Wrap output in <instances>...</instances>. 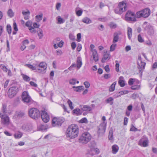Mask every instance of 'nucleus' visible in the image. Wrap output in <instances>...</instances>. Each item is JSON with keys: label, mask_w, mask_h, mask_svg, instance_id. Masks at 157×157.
Returning a JSON list of instances; mask_svg holds the SVG:
<instances>
[{"label": "nucleus", "mask_w": 157, "mask_h": 157, "mask_svg": "<svg viewBox=\"0 0 157 157\" xmlns=\"http://www.w3.org/2000/svg\"><path fill=\"white\" fill-rule=\"evenodd\" d=\"M21 97L22 101L25 103H29L32 101V99L27 91L23 92Z\"/></svg>", "instance_id": "nucleus-11"}, {"label": "nucleus", "mask_w": 157, "mask_h": 157, "mask_svg": "<svg viewBox=\"0 0 157 157\" xmlns=\"http://www.w3.org/2000/svg\"><path fill=\"white\" fill-rule=\"evenodd\" d=\"M126 4L124 2H120L117 7L114 9V12L116 13L121 14L126 11Z\"/></svg>", "instance_id": "nucleus-4"}, {"label": "nucleus", "mask_w": 157, "mask_h": 157, "mask_svg": "<svg viewBox=\"0 0 157 157\" xmlns=\"http://www.w3.org/2000/svg\"><path fill=\"white\" fill-rule=\"evenodd\" d=\"M76 63V67L78 69L81 67L82 65V60L80 57H78L77 58Z\"/></svg>", "instance_id": "nucleus-20"}, {"label": "nucleus", "mask_w": 157, "mask_h": 157, "mask_svg": "<svg viewBox=\"0 0 157 157\" xmlns=\"http://www.w3.org/2000/svg\"><path fill=\"white\" fill-rule=\"evenodd\" d=\"M106 126V124L103 122L97 127V134L98 136H101L104 135L105 131Z\"/></svg>", "instance_id": "nucleus-8"}, {"label": "nucleus", "mask_w": 157, "mask_h": 157, "mask_svg": "<svg viewBox=\"0 0 157 157\" xmlns=\"http://www.w3.org/2000/svg\"><path fill=\"white\" fill-rule=\"evenodd\" d=\"M18 87L17 86L11 87L8 91V95L10 98L13 97L18 91Z\"/></svg>", "instance_id": "nucleus-7"}, {"label": "nucleus", "mask_w": 157, "mask_h": 157, "mask_svg": "<svg viewBox=\"0 0 157 157\" xmlns=\"http://www.w3.org/2000/svg\"><path fill=\"white\" fill-rule=\"evenodd\" d=\"M58 21L59 23L60 24H62L64 22L65 20L63 19L60 16L58 17Z\"/></svg>", "instance_id": "nucleus-43"}, {"label": "nucleus", "mask_w": 157, "mask_h": 157, "mask_svg": "<svg viewBox=\"0 0 157 157\" xmlns=\"http://www.w3.org/2000/svg\"><path fill=\"white\" fill-rule=\"evenodd\" d=\"M128 121V118L127 117H125L124 118V125H127V123Z\"/></svg>", "instance_id": "nucleus-64"}, {"label": "nucleus", "mask_w": 157, "mask_h": 157, "mask_svg": "<svg viewBox=\"0 0 157 157\" xmlns=\"http://www.w3.org/2000/svg\"><path fill=\"white\" fill-rule=\"evenodd\" d=\"M119 40V34L117 33H115L113 34V42L115 43L117 42Z\"/></svg>", "instance_id": "nucleus-22"}, {"label": "nucleus", "mask_w": 157, "mask_h": 157, "mask_svg": "<svg viewBox=\"0 0 157 157\" xmlns=\"http://www.w3.org/2000/svg\"><path fill=\"white\" fill-rule=\"evenodd\" d=\"M110 55L108 53H106L104 55L103 58L101 60V62L103 63H105L106 60L109 59V57Z\"/></svg>", "instance_id": "nucleus-24"}, {"label": "nucleus", "mask_w": 157, "mask_h": 157, "mask_svg": "<svg viewBox=\"0 0 157 157\" xmlns=\"http://www.w3.org/2000/svg\"><path fill=\"white\" fill-rule=\"evenodd\" d=\"M113 139V133L112 131H109V139L112 140Z\"/></svg>", "instance_id": "nucleus-48"}, {"label": "nucleus", "mask_w": 157, "mask_h": 157, "mask_svg": "<svg viewBox=\"0 0 157 157\" xmlns=\"http://www.w3.org/2000/svg\"><path fill=\"white\" fill-rule=\"evenodd\" d=\"M118 62L117 60H116L115 61V62L116 63V65H115L116 70V71L117 72H118L119 71V67L120 65Z\"/></svg>", "instance_id": "nucleus-44"}, {"label": "nucleus", "mask_w": 157, "mask_h": 157, "mask_svg": "<svg viewBox=\"0 0 157 157\" xmlns=\"http://www.w3.org/2000/svg\"><path fill=\"white\" fill-rule=\"evenodd\" d=\"M73 88H75L74 90L76 92H81L83 90L84 88L82 86H73Z\"/></svg>", "instance_id": "nucleus-21"}, {"label": "nucleus", "mask_w": 157, "mask_h": 157, "mask_svg": "<svg viewBox=\"0 0 157 157\" xmlns=\"http://www.w3.org/2000/svg\"><path fill=\"white\" fill-rule=\"evenodd\" d=\"M29 116L32 118L36 119L40 117V113L37 109L35 108H31L29 111Z\"/></svg>", "instance_id": "nucleus-6"}, {"label": "nucleus", "mask_w": 157, "mask_h": 157, "mask_svg": "<svg viewBox=\"0 0 157 157\" xmlns=\"http://www.w3.org/2000/svg\"><path fill=\"white\" fill-rule=\"evenodd\" d=\"M6 105L5 104H3L2 111L0 112V117L2 124L4 125H8L10 123V118L6 114Z\"/></svg>", "instance_id": "nucleus-2"}, {"label": "nucleus", "mask_w": 157, "mask_h": 157, "mask_svg": "<svg viewBox=\"0 0 157 157\" xmlns=\"http://www.w3.org/2000/svg\"><path fill=\"white\" fill-rule=\"evenodd\" d=\"M111 75L109 74H105L104 75V78L106 79H108L109 78H111Z\"/></svg>", "instance_id": "nucleus-63"}, {"label": "nucleus", "mask_w": 157, "mask_h": 157, "mask_svg": "<svg viewBox=\"0 0 157 157\" xmlns=\"http://www.w3.org/2000/svg\"><path fill=\"white\" fill-rule=\"evenodd\" d=\"M112 153L114 154H116L119 150L118 147L116 145H114L112 147Z\"/></svg>", "instance_id": "nucleus-23"}, {"label": "nucleus", "mask_w": 157, "mask_h": 157, "mask_svg": "<svg viewBox=\"0 0 157 157\" xmlns=\"http://www.w3.org/2000/svg\"><path fill=\"white\" fill-rule=\"evenodd\" d=\"M136 82L137 85H134L131 86V89L132 90H138L140 89L141 86L140 82L139 80H137Z\"/></svg>", "instance_id": "nucleus-17"}, {"label": "nucleus", "mask_w": 157, "mask_h": 157, "mask_svg": "<svg viewBox=\"0 0 157 157\" xmlns=\"http://www.w3.org/2000/svg\"><path fill=\"white\" fill-rule=\"evenodd\" d=\"M117 46V44L115 43L113 44L110 48V51L113 52L114 51Z\"/></svg>", "instance_id": "nucleus-40"}, {"label": "nucleus", "mask_w": 157, "mask_h": 157, "mask_svg": "<svg viewBox=\"0 0 157 157\" xmlns=\"http://www.w3.org/2000/svg\"><path fill=\"white\" fill-rule=\"evenodd\" d=\"M117 84L116 82H114L110 86L109 90L110 92H113L115 90V86Z\"/></svg>", "instance_id": "nucleus-28"}, {"label": "nucleus", "mask_w": 157, "mask_h": 157, "mask_svg": "<svg viewBox=\"0 0 157 157\" xmlns=\"http://www.w3.org/2000/svg\"><path fill=\"white\" fill-rule=\"evenodd\" d=\"M109 26L112 29H114L116 28L117 25L113 22H111L109 24Z\"/></svg>", "instance_id": "nucleus-41"}, {"label": "nucleus", "mask_w": 157, "mask_h": 157, "mask_svg": "<svg viewBox=\"0 0 157 157\" xmlns=\"http://www.w3.org/2000/svg\"><path fill=\"white\" fill-rule=\"evenodd\" d=\"M91 139V136L89 133L86 132L83 133L80 137L79 140L81 143L86 144Z\"/></svg>", "instance_id": "nucleus-3"}, {"label": "nucleus", "mask_w": 157, "mask_h": 157, "mask_svg": "<svg viewBox=\"0 0 157 157\" xmlns=\"http://www.w3.org/2000/svg\"><path fill=\"white\" fill-rule=\"evenodd\" d=\"M23 15L24 16V18L25 20L28 19L29 17L30 12L28 10H27V11H23L22 12Z\"/></svg>", "instance_id": "nucleus-18"}, {"label": "nucleus", "mask_w": 157, "mask_h": 157, "mask_svg": "<svg viewBox=\"0 0 157 157\" xmlns=\"http://www.w3.org/2000/svg\"><path fill=\"white\" fill-rule=\"evenodd\" d=\"M130 131L136 132L138 131V129L137 128L133 126L132 128H131L130 129Z\"/></svg>", "instance_id": "nucleus-61"}, {"label": "nucleus", "mask_w": 157, "mask_h": 157, "mask_svg": "<svg viewBox=\"0 0 157 157\" xmlns=\"http://www.w3.org/2000/svg\"><path fill=\"white\" fill-rule=\"evenodd\" d=\"M13 29L14 31H18V29L17 27L16 23L14 22L13 24Z\"/></svg>", "instance_id": "nucleus-62"}, {"label": "nucleus", "mask_w": 157, "mask_h": 157, "mask_svg": "<svg viewBox=\"0 0 157 157\" xmlns=\"http://www.w3.org/2000/svg\"><path fill=\"white\" fill-rule=\"evenodd\" d=\"M138 41L140 43H142L144 41V39L142 38L141 35L139 34L138 36Z\"/></svg>", "instance_id": "nucleus-47"}, {"label": "nucleus", "mask_w": 157, "mask_h": 157, "mask_svg": "<svg viewBox=\"0 0 157 157\" xmlns=\"http://www.w3.org/2000/svg\"><path fill=\"white\" fill-rule=\"evenodd\" d=\"M106 102L107 103H109L110 105H112L113 103V99L112 97H110L106 100Z\"/></svg>", "instance_id": "nucleus-29"}, {"label": "nucleus", "mask_w": 157, "mask_h": 157, "mask_svg": "<svg viewBox=\"0 0 157 157\" xmlns=\"http://www.w3.org/2000/svg\"><path fill=\"white\" fill-rule=\"evenodd\" d=\"M23 44L25 46L26 45H28L29 43V41L28 40H25L23 41Z\"/></svg>", "instance_id": "nucleus-58"}, {"label": "nucleus", "mask_w": 157, "mask_h": 157, "mask_svg": "<svg viewBox=\"0 0 157 157\" xmlns=\"http://www.w3.org/2000/svg\"><path fill=\"white\" fill-rule=\"evenodd\" d=\"M7 30L8 33L10 34L11 33V27L10 25H8L7 26Z\"/></svg>", "instance_id": "nucleus-45"}, {"label": "nucleus", "mask_w": 157, "mask_h": 157, "mask_svg": "<svg viewBox=\"0 0 157 157\" xmlns=\"http://www.w3.org/2000/svg\"><path fill=\"white\" fill-rule=\"evenodd\" d=\"M81 109L83 111H90L92 109L91 107L87 105H83L82 107L81 108Z\"/></svg>", "instance_id": "nucleus-25"}, {"label": "nucleus", "mask_w": 157, "mask_h": 157, "mask_svg": "<svg viewBox=\"0 0 157 157\" xmlns=\"http://www.w3.org/2000/svg\"><path fill=\"white\" fill-rule=\"evenodd\" d=\"M135 17H136V14L135 15L134 13L130 10L128 11L125 15V19L128 21H136Z\"/></svg>", "instance_id": "nucleus-9"}, {"label": "nucleus", "mask_w": 157, "mask_h": 157, "mask_svg": "<svg viewBox=\"0 0 157 157\" xmlns=\"http://www.w3.org/2000/svg\"><path fill=\"white\" fill-rule=\"evenodd\" d=\"M22 128L25 131H31L32 129V126L29 124H25L22 126Z\"/></svg>", "instance_id": "nucleus-16"}, {"label": "nucleus", "mask_w": 157, "mask_h": 157, "mask_svg": "<svg viewBox=\"0 0 157 157\" xmlns=\"http://www.w3.org/2000/svg\"><path fill=\"white\" fill-rule=\"evenodd\" d=\"M148 140L146 136H144L138 142V144L143 147H146L148 146Z\"/></svg>", "instance_id": "nucleus-12"}, {"label": "nucleus", "mask_w": 157, "mask_h": 157, "mask_svg": "<svg viewBox=\"0 0 157 157\" xmlns=\"http://www.w3.org/2000/svg\"><path fill=\"white\" fill-rule=\"evenodd\" d=\"M82 10H78L76 12V14L78 16H80L82 14Z\"/></svg>", "instance_id": "nucleus-55"}, {"label": "nucleus", "mask_w": 157, "mask_h": 157, "mask_svg": "<svg viewBox=\"0 0 157 157\" xmlns=\"http://www.w3.org/2000/svg\"><path fill=\"white\" fill-rule=\"evenodd\" d=\"M29 29L30 31L32 33H35L36 32V31L35 29L32 26L30 28H29Z\"/></svg>", "instance_id": "nucleus-53"}, {"label": "nucleus", "mask_w": 157, "mask_h": 157, "mask_svg": "<svg viewBox=\"0 0 157 157\" xmlns=\"http://www.w3.org/2000/svg\"><path fill=\"white\" fill-rule=\"evenodd\" d=\"M43 14H41L39 15H36V21L37 22H40L42 19Z\"/></svg>", "instance_id": "nucleus-39"}, {"label": "nucleus", "mask_w": 157, "mask_h": 157, "mask_svg": "<svg viewBox=\"0 0 157 157\" xmlns=\"http://www.w3.org/2000/svg\"><path fill=\"white\" fill-rule=\"evenodd\" d=\"M79 129L78 126L76 124H72L68 128L66 132V136L71 139L75 138L78 135Z\"/></svg>", "instance_id": "nucleus-1"}, {"label": "nucleus", "mask_w": 157, "mask_h": 157, "mask_svg": "<svg viewBox=\"0 0 157 157\" xmlns=\"http://www.w3.org/2000/svg\"><path fill=\"white\" fill-rule=\"evenodd\" d=\"M21 75L23 80L25 81L29 82L30 80V78L28 76L24 74H21Z\"/></svg>", "instance_id": "nucleus-35"}, {"label": "nucleus", "mask_w": 157, "mask_h": 157, "mask_svg": "<svg viewBox=\"0 0 157 157\" xmlns=\"http://www.w3.org/2000/svg\"><path fill=\"white\" fill-rule=\"evenodd\" d=\"M121 78H123V77L121 76L120 77L118 83L121 86L124 87L125 86L124 82V80L121 79Z\"/></svg>", "instance_id": "nucleus-34"}, {"label": "nucleus", "mask_w": 157, "mask_h": 157, "mask_svg": "<svg viewBox=\"0 0 157 157\" xmlns=\"http://www.w3.org/2000/svg\"><path fill=\"white\" fill-rule=\"evenodd\" d=\"M38 35L39 37V38L40 39H41L42 38L43 36V31L42 30H41V31H40V32L38 33Z\"/></svg>", "instance_id": "nucleus-56"}, {"label": "nucleus", "mask_w": 157, "mask_h": 157, "mask_svg": "<svg viewBox=\"0 0 157 157\" xmlns=\"http://www.w3.org/2000/svg\"><path fill=\"white\" fill-rule=\"evenodd\" d=\"M22 135V133L21 132L15 133L14 134V136L15 138L17 139L21 138Z\"/></svg>", "instance_id": "nucleus-37"}, {"label": "nucleus", "mask_w": 157, "mask_h": 157, "mask_svg": "<svg viewBox=\"0 0 157 157\" xmlns=\"http://www.w3.org/2000/svg\"><path fill=\"white\" fill-rule=\"evenodd\" d=\"M92 52V56L94 60L96 62H97L99 60L98 54L97 51H94Z\"/></svg>", "instance_id": "nucleus-19"}, {"label": "nucleus", "mask_w": 157, "mask_h": 157, "mask_svg": "<svg viewBox=\"0 0 157 157\" xmlns=\"http://www.w3.org/2000/svg\"><path fill=\"white\" fill-rule=\"evenodd\" d=\"M84 84L86 88H89L90 86V84L89 82L87 81L85 82L84 83Z\"/></svg>", "instance_id": "nucleus-50"}, {"label": "nucleus", "mask_w": 157, "mask_h": 157, "mask_svg": "<svg viewBox=\"0 0 157 157\" xmlns=\"http://www.w3.org/2000/svg\"><path fill=\"white\" fill-rule=\"evenodd\" d=\"M64 122V120L61 118L54 117L52 121V124L53 127L61 126Z\"/></svg>", "instance_id": "nucleus-10"}, {"label": "nucleus", "mask_w": 157, "mask_h": 157, "mask_svg": "<svg viewBox=\"0 0 157 157\" xmlns=\"http://www.w3.org/2000/svg\"><path fill=\"white\" fill-rule=\"evenodd\" d=\"M8 15L10 17H12L14 15V13L11 9H9L7 12Z\"/></svg>", "instance_id": "nucleus-36"}, {"label": "nucleus", "mask_w": 157, "mask_h": 157, "mask_svg": "<svg viewBox=\"0 0 157 157\" xmlns=\"http://www.w3.org/2000/svg\"><path fill=\"white\" fill-rule=\"evenodd\" d=\"M29 68L31 69L32 70H36V67H35V66L30 64H26L25 65Z\"/></svg>", "instance_id": "nucleus-38"}, {"label": "nucleus", "mask_w": 157, "mask_h": 157, "mask_svg": "<svg viewBox=\"0 0 157 157\" xmlns=\"http://www.w3.org/2000/svg\"><path fill=\"white\" fill-rule=\"evenodd\" d=\"M128 93V90H124L120 91L116 95V97L117 98L121 96V95L127 94Z\"/></svg>", "instance_id": "nucleus-31"}, {"label": "nucleus", "mask_w": 157, "mask_h": 157, "mask_svg": "<svg viewBox=\"0 0 157 157\" xmlns=\"http://www.w3.org/2000/svg\"><path fill=\"white\" fill-rule=\"evenodd\" d=\"M87 122V120L86 118H82L80 120V122L81 123H86Z\"/></svg>", "instance_id": "nucleus-54"}, {"label": "nucleus", "mask_w": 157, "mask_h": 157, "mask_svg": "<svg viewBox=\"0 0 157 157\" xmlns=\"http://www.w3.org/2000/svg\"><path fill=\"white\" fill-rule=\"evenodd\" d=\"M76 82L77 83H78L79 81H77L76 79L75 78H72L70 79L69 81V83L71 85H75Z\"/></svg>", "instance_id": "nucleus-30"}, {"label": "nucleus", "mask_w": 157, "mask_h": 157, "mask_svg": "<svg viewBox=\"0 0 157 157\" xmlns=\"http://www.w3.org/2000/svg\"><path fill=\"white\" fill-rule=\"evenodd\" d=\"M38 67L39 68H37V70L40 72L43 73L47 68V65L45 62H42L40 63L39 65H37V67Z\"/></svg>", "instance_id": "nucleus-13"}, {"label": "nucleus", "mask_w": 157, "mask_h": 157, "mask_svg": "<svg viewBox=\"0 0 157 157\" xmlns=\"http://www.w3.org/2000/svg\"><path fill=\"white\" fill-rule=\"evenodd\" d=\"M67 102L71 109V110L73 109H74V107L72 106V103L71 101L70 100L68 99L67 101Z\"/></svg>", "instance_id": "nucleus-42"}, {"label": "nucleus", "mask_w": 157, "mask_h": 157, "mask_svg": "<svg viewBox=\"0 0 157 157\" xmlns=\"http://www.w3.org/2000/svg\"><path fill=\"white\" fill-rule=\"evenodd\" d=\"M1 67L2 69L3 70V71L5 72H7L8 71V69L4 65L1 64Z\"/></svg>", "instance_id": "nucleus-49"}, {"label": "nucleus", "mask_w": 157, "mask_h": 157, "mask_svg": "<svg viewBox=\"0 0 157 157\" xmlns=\"http://www.w3.org/2000/svg\"><path fill=\"white\" fill-rule=\"evenodd\" d=\"M81 34L80 33H78L77 35V41L79 42L81 41Z\"/></svg>", "instance_id": "nucleus-59"}, {"label": "nucleus", "mask_w": 157, "mask_h": 157, "mask_svg": "<svg viewBox=\"0 0 157 157\" xmlns=\"http://www.w3.org/2000/svg\"><path fill=\"white\" fill-rule=\"evenodd\" d=\"M144 28V30L147 31L148 34L150 35H153L154 34V31L153 26L151 25L148 24Z\"/></svg>", "instance_id": "nucleus-15"}, {"label": "nucleus", "mask_w": 157, "mask_h": 157, "mask_svg": "<svg viewBox=\"0 0 157 157\" xmlns=\"http://www.w3.org/2000/svg\"><path fill=\"white\" fill-rule=\"evenodd\" d=\"M127 34L128 39L131 40L132 35V29L130 27L128 28Z\"/></svg>", "instance_id": "nucleus-26"}, {"label": "nucleus", "mask_w": 157, "mask_h": 157, "mask_svg": "<svg viewBox=\"0 0 157 157\" xmlns=\"http://www.w3.org/2000/svg\"><path fill=\"white\" fill-rule=\"evenodd\" d=\"M74 113L76 114L77 115H80L81 114V110L78 108L75 109L73 111Z\"/></svg>", "instance_id": "nucleus-33"}, {"label": "nucleus", "mask_w": 157, "mask_h": 157, "mask_svg": "<svg viewBox=\"0 0 157 157\" xmlns=\"http://www.w3.org/2000/svg\"><path fill=\"white\" fill-rule=\"evenodd\" d=\"M82 48V45L81 44H79L78 45V46L77 48V50L78 52H79L81 49Z\"/></svg>", "instance_id": "nucleus-60"}, {"label": "nucleus", "mask_w": 157, "mask_h": 157, "mask_svg": "<svg viewBox=\"0 0 157 157\" xmlns=\"http://www.w3.org/2000/svg\"><path fill=\"white\" fill-rule=\"evenodd\" d=\"M41 117L43 121L45 123H47L49 120V117L47 113L44 111H42L41 113Z\"/></svg>", "instance_id": "nucleus-14"}, {"label": "nucleus", "mask_w": 157, "mask_h": 157, "mask_svg": "<svg viewBox=\"0 0 157 157\" xmlns=\"http://www.w3.org/2000/svg\"><path fill=\"white\" fill-rule=\"evenodd\" d=\"M64 44V42L63 41L61 40L60 41V42H59V44H58V47H59V48H61L63 46V45Z\"/></svg>", "instance_id": "nucleus-57"}, {"label": "nucleus", "mask_w": 157, "mask_h": 157, "mask_svg": "<svg viewBox=\"0 0 157 157\" xmlns=\"http://www.w3.org/2000/svg\"><path fill=\"white\" fill-rule=\"evenodd\" d=\"M16 114L18 117H21L24 115V113L23 112H19L17 113Z\"/></svg>", "instance_id": "nucleus-51"}, {"label": "nucleus", "mask_w": 157, "mask_h": 157, "mask_svg": "<svg viewBox=\"0 0 157 157\" xmlns=\"http://www.w3.org/2000/svg\"><path fill=\"white\" fill-rule=\"evenodd\" d=\"M82 21L85 23L89 24L91 23V20L87 17H85L82 19Z\"/></svg>", "instance_id": "nucleus-27"}, {"label": "nucleus", "mask_w": 157, "mask_h": 157, "mask_svg": "<svg viewBox=\"0 0 157 157\" xmlns=\"http://www.w3.org/2000/svg\"><path fill=\"white\" fill-rule=\"evenodd\" d=\"M150 12V10L146 8L140 11L137 12L136 13V17L137 18H140L142 17L147 18L149 16Z\"/></svg>", "instance_id": "nucleus-5"}, {"label": "nucleus", "mask_w": 157, "mask_h": 157, "mask_svg": "<svg viewBox=\"0 0 157 157\" xmlns=\"http://www.w3.org/2000/svg\"><path fill=\"white\" fill-rule=\"evenodd\" d=\"M134 79L132 78H130L128 82V85L130 86H131L133 84L134 82Z\"/></svg>", "instance_id": "nucleus-46"}, {"label": "nucleus", "mask_w": 157, "mask_h": 157, "mask_svg": "<svg viewBox=\"0 0 157 157\" xmlns=\"http://www.w3.org/2000/svg\"><path fill=\"white\" fill-rule=\"evenodd\" d=\"M138 59L140 61V65H139V63L138 62V65L140 66L141 68H144L145 67L146 63L144 62H143L141 61V57H139L138 58Z\"/></svg>", "instance_id": "nucleus-32"}, {"label": "nucleus", "mask_w": 157, "mask_h": 157, "mask_svg": "<svg viewBox=\"0 0 157 157\" xmlns=\"http://www.w3.org/2000/svg\"><path fill=\"white\" fill-rule=\"evenodd\" d=\"M32 25V23L30 21H27L25 24V25L30 28L31 27H32L31 26Z\"/></svg>", "instance_id": "nucleus-52"}]
</instances>
